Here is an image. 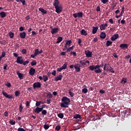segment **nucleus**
<instances>
[{
    "label": "nucleus",
    "mask_w": 131,
    "mask_h": 131,
    "mask_svg": "<svg viewBox=\"0 0 131 131\" xmlns=\"http://www.w3.org/2000/svg\"><path fill=\"white\" fill-rule=\"evenodd\" d=\"M106 36V34H105V32H101V33H100V37L101 39H104V38H105Z\"/></svg>",
    "instance_id": "nucleus-22"
},
{
    "label": "nucleus",
    "mask_w": 131,
    "mask_h": 131,
    "mask_svg": "<svg viewBox=\"0 0 131 131\" xmlns=\"http://www.w3.org/2000/svg\"><path fill=\"white\" fill-rule=\"evenodd\" d=\"M74 119H81V117L80 116V115H79V114H77V115H75V116H74Z\"/></svg>",
    "instance_id": "nucleus-32"
},
{
    "label": "nucleus",
    "mask_w": 131,
    "mask_h": 131,
    "mask_svg": "<svg viewBox=\"0 0 131 131\" xmlns=\"http://www.w3.org/2000/svg\"><path fill=\"white\" fill-rule=\"evenodd\" d=\"M39 11L41 12L42 14H47V10H45L44 9L40 8L38 9Z\"/></svg>",
    "instance_id": "nucleus-26"
},
{
    "label": "nucleus",
    "mask_w": 131,
    "mask_h": 131,
    "mask_svg": "<svg viewBox=\"0 0 131 131\" xmlns=\"http://www.w3.org/2000/svg\"><path fill=\"white\" fill-rule=\"evenodd\" d=\"M81 39L80 38L78 39V45L79 46H81Z\"/></svg>",
    "instance_id": "nucleus-53"
},
{
    "label": "nucleus",
    "mask_w": 131,
    "mask_h": 131,
    "mask_svg": "<svg viewBox=\"0 0 131 131\" xmlns=\"http://www.w3.org/2000/svg\"><path fill=\"white\" fill-rule=\"evenodd\" d=\"M30 64L31 65V66H35V65H36V61L33 60V61H31Z\"/></svg>",
    "instance_id": "nucleus-40"
},
{
    "label": "nucleus",
    "mask_w": 131,
    "mask_h": 131,
    "mask_svg": "<svg viewBox=\"0 0 131 131\" xmlns=\"http://www.w3.org/2000/svg\"><path fill=\"white\" fill-rule=\"evenodd\" d=\"M9 37H10V38H14V33L9 32Z\"/></svg>",
    "instance_id": "nucleus-37"
},
{
    "label": "nucleus",
    "mask_w": 131,
    "mask_h": 131,
    "mask_svg": "<svg viewBox=\"0 0 131 131\" xmlns=\"http://www.w3.org/2000/svg\"><path fill=\"white\" fill-rule=\"evenodd\" d=\"M5 85V86H6V87H8L9 88H11V84H10L9 82H6Z\"/></svg>",
    "instance_id": "nucleus-35"
},
{
    "label": "nucleus",
    "mask_w": 131,
    "mask_h": 131,
    "mask_svg": "<svg viewBox=\"0 0 131 131\" xmlns=\"http://www.w3.org/2000/svg\"><path fill=\"white\" fill-rule=\"evenodd\" d=\"M73 17H74V18H82V12H78L77 13L73 14Z\"/></svg>",
    "instance_id": "nucleus-11"
},
{
    "label": "nucleus",
    "mask_w": 131,
    "mask_h": 131,
    "mask_svg": "<svg viewBox=\"0 0 131 131\" xmlns=\"http://www.w3.org/2000/svg\"><path fill=\"white\" fill-rule=\"evenodd\" d=\"M65 69H67V68H58V69L56 70V71H57L59 72H60L62 70H65Z\"/></svg>",
    "instance_id": "nucleus-54"
},
{
    "label": "nucleus",
    "mask_w": 131,
    "mask_h": 131,
    "mask_svg": "<svg viewBox=\"0 0 131 131\" xmlns=\"http://www.w3.org/2000/svg\"><path fill=\"white\" fill-rule=\"evenodd\" d=\"M109 2L108 0H101V3H103V4H105L106 3H108Z\"/></svg>",
    "instance_id": "nucleus-48"
},
{
    "label": "nucleus",
    "mask_w": 131,
    "mask_h": 131,
    "mask_svg": "<svg viewBox=\"0 0 131 131\" xmlns=\"http://www.w3.org/2000/svg\"><path fill=\"white\" fill-rule=\"evenodd\" d=\"M45 94H47V98H48V99H51V98H53V95H51L50 92L46 93Z\"/></svg>",
    "instance_id": "nucleus-28"
},
{
    "label": "nucleus",
    "mask_w": 131,
    "mask_h": 131,
    "mask_svg": "<svg viewBox=\"0 0 131 131\" xmlns=\"http://www.w3.org/2000/svg\"><path fill=\"white\" fill-rule=\"evenodd\" d=\"M40 88H41V83H40V82H36L35 83H34V84H33V88L34 89H39Z\"/></svg>",
    "instance_id": "nucleus-8"
},
{
    "label": "nucleus",
    "mask_w": 131,
    "mask_h": 131,
    "mask_svg": "<svg viewBox=\"0 0 131 131\" xmlns=\"http://www.w3.org/2000/svg\"><path fill=\"white\" fill-rule=\"evenodd\" d=\"M24 30H25V29H24V27H20L19 28V31H24Z\"/></svg>",
    "instance_id": "nucleus-59"
},
{
    "label": "nucleus",
    "mask_w": 131,
    "mask_h": 131,
    "mask_svg": "<svg viewBox=\"0 0 131 131\" xmlns=\"http://www.w3.org/2000/svg\"><path fill=\"white\" fill-rule=\"evenodd\" d=\"M83 66H73V64L69 66V68L70 69H73V68H74L75 69V72H80V68L82 67Z\"/></svg>",
    "instance_id": "nucleus-6"
},
{
    "label": "nucleus",
    "mask_w": 131,
    "mask_h": 131,
    "mask_svg": "<svg viewBox=\"0 0 131 131\" xmlns=\"http://www.w3.org/2000/svg\"><path fill=\"white\" fill-rule=\"evenodd\" d=\"M122 83L125 84V83H126V78H123L122 79Z\"/></svg>",
    "instance_id": "nucleus-55"
},
{
    "label": "nucleus",
    "mask_w": 131,
    "mask_h": 131,
    "mask_svg": "<svg viewBox=\"0 0 131 131\" xmlns=\"http://www.w3.org/2000/svg\"><path fill=\"white\" fill-rule=\"evenodd\" d=\"M73 49H74V46L70 47L69 48H68V49H67V51H65V52H71L70 51H72Z\"/></svg>",
    "instance_id": "nucleus-31"
},
{
    "label": "nucleus",
    "mask_w": 131,
    "mask_h": 131,
    "mask_svg": "<svg viewBox=\"0 0 131 131\" xmlns=\"http://www.w3.org/2000/svg\"><path fill=\"white\" fill-rule=\"evenodd\" d=\"M17 131H26L23 128H17Z\"/></svg>",
    "instance_id": "nucleus-61"
},
{
    "label": "nucleus",
    "mask_w": 131,
    "mask_h": 131,
    "mask_svg": "<svg viewBox=\"0 0 131 131\" xmlns=\"http://www.w3.org/2000/svg\"><path fill=\"white\" fill-rule=\"evenodd\" d=\"M6 17V13L5 12H0V17L2 18H5Z\"/></svg>",
    "instance_id": "nucleus-25"
},
{
    "label": "nucleus",
    "mask_w": 131,
    "mask_h": 131,
    "mask_svg": "<svg viewBox=\"0 0 131 131\" xmlns=\"http://www.w3.org/2000/svg\"><path fill=\"white\" fill-rule=\"evenodd\" d=\"M60 2L58 0H54V3L53 6L54 8H55V12L58 14H60L62 11V6L61 5H59Z\"/></svg>",
    "instance_id": "nucleus-3"
},
{
    "label": "nucleus",
    "mask_w": 131,
    "mask_h": 131,
    "mask_svg": "<svg viewBox=\"0 0 131 131\" xmlns=\"http://www.w3.org/2000/svg\"><path fill=\"white\" fill-rule=\"evenodd\" d=\"M69 96H70V97H74V93H73V92H71V91H70V90H69Z\"/></svg>",
    "instance_id": "nucleus-51"
},
{
    "label": "nucleus",
    "mask_w": 131,
    "mask_h": 131,
    "mask_svg": "<svg viewBox=\"0 0 131 131\" xmlns=\"http://www.w3.org/2000/svg\"><path fill=\"white\" fill-rule=\"evenodd\" d=\"M42 111H47V110H42V108L36 107V108H35V110L34 111V112L36 114H39L40 112H42Z\"/></svg>",
    "instance_id": "nucleus-9"
},
{
    "label": "nucleus",
    "mask_w": 131,
    "mask_h": 131,
    "mask_svg": "<svg viewBox=\"0 0 131 131\" xmlns=\"http://www.w3.org/2000/svg\"><path fill=\"white\" fill-rule=\"evenodd\" d=\"M26 106L28 107V108H29V106H30V102L28 101H27V102L25 103Z\"/></svg>",
    "instance_id": "nucleus-45"
},
{
    "label": "nucleus",
    "mask_w": 131,
    "mask_h": 131,
    "mask_svg": "<svg viewBox=\"0 0 131 131\" xmlns=\"http://www.w3.org/2000/svg\"><path fill=\"white\" fill-rule=\"evenodd\" d=\"M21 53L23 54H26V49H23V50H21Z\"/></svg>",
    "instance_id": "nucleus-56"
},
{
    "label": "nucleus",
    "mask_w": 131,
    "mask_h": 131,
    "mask_svg": "<svg viewBox=\"0 0 131 131\" xmlns=\"http://www.w3.org/2000/svg\"><path fill=\"white\" fill-rule=\"evenodd\" d=\"M70 45H71V40H68L67 41V42L65 43V45L66 46H70Z\"/></svg>",
    "instance_id": "nucleus-43"
},
{
    "label": "nucleus",
    "mask_w": 131,
    "mask_h": 131,
    "mask_svg": "<svg viewBox=\"0 0 131 131\" xmlns=\"http://www.w3.org/2000/svg\"><path fill=\"white\" fill-rule=\"evenodd\" d=\"M2 94L3 96H4V97H5V98L7 99H12V98H13V96H12V95H8V93H6V92H5V91H4V90H3L2 91Z\"/></svg>",
    "instance_id": "nucleus-7"
},
{
    "label": "nucleus",
    "mask_w": 131,
    "mask_h": 131,
    "mask_svg": "<svg viewBox=\"0 0 131 131\" xmlns=\"http://www.w3.org/2000/svg\"><path fill=\"white\" fill-rule=\"evenodd\" d=\"M9 116V113L8 112H5L4 113V116L8 117Z\"/></svg>",
    "instance_id": "nucleus-63"
},
{
    "label": "nucleus",
    "mask_w": 131,
    "mask_h": 131,
    "mask_svg": "<svg viewBox=\"0 0 131 131\" xmlns=\"http://www.w3.org/2000/svg\"><path fill=\"white\" fill-rule=\"evenodd\" d=\"M123 14H124V6L122 7V11L120 12V14H119V15L115 16V18H120L123 16Z\"/></svg>",
    "instance_id": "nucleus-19"
},
{
    "label": "nucleus",
    "mask_w": 131,
    "mask_h": 131,
    "mask_svg": "<svg viewBox=\"0 0 131 131\" xmlns=\"http://www.w3.org/2000/svg\"><path fill=\"white\" fill-rule=\"evenodd\" d=\"M14 94H15V97L19 96V95H20V91H15V93H14Z\"/></svg>",
    "instance_id": "nucleus-42"
},
{
    "label": "nucleus",
    "mask_w": 131,
    "mask_h": 131,
    "mask_svg": "<svg viewBox=\"0 0 131 131\" xmlns=\"http://www.w3.org/2000/svg\"><path fill=\"white\" fill-rule=\"evenodd\" d=\"M19 37H20V38H21V39H25V37H26V33H25V32H23L19 33Z\"/></svg>",
    "instance_id": "nucleus-13"
},
{
    "label": "nucleus",
    "mask_w": 131,
    "mask_h": 131,
    "mask_svg": "<svg viewBox=\"0 0 131 131\" xmlns=\"http://www.w3.org/2000/svg\"><path fill=\"white\" fill-rule=\"evenodd\" d=\"M56 44H58L59 43H60V42H61V41H62V37H58V38L56 39Z\"/></svg>",
    "instance_id": "nucleus-30"
},
{
    "label": "nucleus",
    "mask_w": 131,
    "mask_h": 131,
    "mask_svg": "<svg viewBox=\"0 0 131 131\" xmlns=\"http://www.w3.org/2000/svg\"><path fill=\"white\" fill-rule=\"evenodd\" d=\"M37 55H39V54L31 55L30 57L32 58H35V57H36V56H37Z\"/></svg>",
    "instance_id": "nucleus-60"
},
{
    "label": "nucleus",
    "mask_w": 131,
    "mask_h": 131,
    "mask_svg": "<svg viewBox=\"0 0 131 131\" xmlns=\"http://www.w3.org/2000/svg\"><path fill=\"white\" fill-rule=\"evenodd\" d=\"M13 55L14 56V57H15V58H18V57H21V58H23L22 56H18L19 55H18L17 53H13Z\"/></svg>",
    "instance_id": "nucleus-46"
},
{
    "label": "nucleus",
    "mask_w": 131,
    "mask_h": 131,
    "mask_svg": "<svg viewBox=\"0 0 131 131\" xmlns=\"http://www.w3.org/2000/svg\"><path fill=\"white\" fill-rule=\"evenodd\" d=\"M92 55L93 53L92 52H90L89 50L87 51L86 52H85V55L88 58H92Z\"/></svg>",
    "instance_id": "nucleus-18"
},
{
    "label": "nucleus",
    "mask_w": 131,
    "mask_h": 131,
    "mask_svg": "<svg viewBox=\"0 0 131 131\" xmlns=\"http://www.w3.org/2000/svg\"><path fill=\"white\" fill-rule=\"evenodd\" d=\"M56 75V71L54 70L52 73H51V75L55 76Z\"/></svg>",
    "instance_id": "nucleus-58"
},
{
    "label": "nucleus",
    "mask_w": 131,
    "mask_h": 131,
    "mask_svg": "<svg viewBox=\"0 0 131 131\" xmlns=\"http://www.w3.org/2000/svg\"><path fill=\"white\" fill-rule=\"evenodd\" d=\"M16 75H17V77H19L20 80H21L24 78V75L23 74L20 73L19 71H16Z\"/></svg>",
    "instance_id": "nucleus-17"
},
{
    "label": "nucleus",
    "mask_w": 131,
    "mask_h": 131,
    "mask_svg": "<svg viewBox=\"0 0 131 131\" xmlns=\"http://www.w3.org/2000/svg\"><path fill=\"white\" fill-rule=\"evenodd\" d=\"M68 52H67V51L61 52V53H60V56H65V54H67V53H68Z\"/></svg>",
    "instance_id": "nucleus-50"
},
{
    "label": "nucleus",
    "mask_w": 131,
    "mask_h": 131,
    "mask_svg": "<svg viewBox=\"0 0 131 131\" xmlns=\"http://www.w3.org/2000/svg\"><path fill=\"white\" fill-rule=\"evenodd\" d=\"M58 117L60 119L64 118V115L62 113L58 114Z\"/></svg>",
    "instance_id": "nucleus-36"
},
{
    "label": "nucleus",
    "mask_w": 131,
    "mask_h": 131,
    "mask_svg": "<svg viewBox=\"0 0 131 131\" xmlns=\"http://www.w3.org/2000/svg\"><path fill=\"white\" fill-rule=\"evenodd\" d=\"M80 35L83 36H86L88 35L86 31H85L84 29H82L81 31H80Z\"/></svg>",
    "instance_id": "nucleus-24"
},
{
    "label": "nucleus",
    "mask_w": 131,
    "mask_h": 131,
    "mask_svg": "<svg viewBox=\"0 0 131 131\" xmlns=\"http://www.w3.org/2000/svg\"><path fill=\"white\" fill-rule=\"evenodd\" d=\"M42 80H44V82H47L48 80V76L43 75V78H42Z\"/></svg>",
    "instance_id": "nucleus-44"
},
{
    "label": "nucleus",
    "mask_w": 131,
    "mask_h": 131,
    "mask_svg": "<svg viewBox=\"0 0 131 131\" xmlns=\"http://www.w3.org/2000/svg\"><path fill=\"white\" fill-rule=\"evenodd\" d=\"M41 112V115H47V111H42V112Z\"/></svg>",
    "instance_id": "nucleus-49"
},
{
    "label": "nucleus",
    "mask_w": 131,
    "mask_h": 131,
    "mask_svg": "<svg viewBox=\"0 0 131 131\" xmlns=\"http://www.w3.org/2000/svg\"><path fill=\"white\" fill-rule=\"evenodd\" d=\"M98 27H93V29L92 30V33H93V34H95L96 33V31H98Z\"/></svg>",
    "instance_id": "nucleus-20"
},
{
    "label": "nucleus",
    "mask_w": 131,
    "mask_h": 131,
    "mask_svg": "<svg viewBox=\"0 0 131 131\" xmlns=\"http://www.w3.org/2000/svg\"><path fill=\"white\" fill-rule=\"evenodd\" d=\"M112 43H113L112 41L108 40V41H106L105 46L106 47H108L109 46H111Z\"/></svg>",
    "instance_id": "nucleus-29"
},
{
    "label": "nucleus",
    "mask_w": 131,
    "mask_h": 131,
    "mask_svg": "<svg viewBox=\"0 0 131 131\" xmlns=\"http://www.w3.org/2000/svg\"><path fill=\"white\" fill-rule=\"evenodd\" d=\"M60 128H61V127H60V126L59 125L55 126V130L56 131L60 130Z\"/></svg>",
    "instance_id": "nucleus-52"
},
{
    "label": "nucleus",
    "mask_w": 131,
    "mask_h": 131,
    "mask_svg": "<svg viewBox=\"0 0 131 131\" xmlns=\"http://www.w3.org/2000/svg\"><path fill=\"white\" fill-rule=\"evenodd\" d=\"M19 2L21 3V4H23V6H25L26 5L25 0H24V1H19Z\"/></svg>",
    "instance_id": "nucleus-57"
},
{
    "label": "nucleus",
    "mask_w": 131,
    "mask_h": 131,
    "mask_svg": "<svg viewBox=\"0 0 131 131\" xmlns=\"http://www.w3.org/2000/svg\"><path fill=\"white\" fill-rule=\"evenodd\" d=\"M67 66H68V62H65L64 64H62L60 69H67Z\"/></svg>",
    "instance_id": "nucleus-34"
},
{
    "label": "nucleus",
    "mask_w": 131,
    "mask_h": 131,
    "mask_svg": "<svg viewBox=\"0 0 131 131\" xmlns=\"http://www.w3.org/2000/svg\"><path fill=\"white\" fill-rule=\"evenodd\" d=\"M6 55V53L5 51H3V52L2 53V56H1L0 57H2V58L5 57Z\"/></svg>",
    "instance_id": "nucleus-41"
},
{
    "label": "nucleus",
    "mask_w": 131,
    "mask_h": 131,
    "mask_svg": "<svg viewBox=\"0 0 131 131\" xmlns=\"http://www.w3.org/2000/svg\"><path fill=\"white\" fill-rule=\"evenodd\" d=\"M51 101V99H47V104H50Z\"/></svg>",
    "instance_id": "nucleus-64"
},
{
    "label": "nucleus",
    "mask_w": 131,
    "mask_h": 131,
    "mask_svg": "<svg viewBox=\"0 0 131 131\" xmlns=\"http://www.w3.org/2000/svg\"><path fill=\"white\" fill-rule=\"evenodd\" d=\"M24 108V107H23V104H20L19 105V112L20 113L23 112V109Z\"/></svg>",
    "instance_id": "nucleus-33"
},
{
    "label": "nucleus",
    "mask_w": 131,
    "mask_h": 131,
    "mask_svg": "<svg viewBox=\"0 0 131 131\" xmlns=\"http://www.w3.org/2000/svg\"><path fill=\"white\" fill-rule=\"evenodd\" d=\"M119 48L122 49H128V44L123 43L119 45Z\"/></svg>",
    "instance_id": "nucleus-15"
},
{
    "label": "nucleus",
    "mask_w": 131,
    "mask_h": 131,
    "mask_svg": "<svg viewBox=\"0 0 131 131\" xmlns=\"http://www.w3.org/2000/svg\"><path fill=\"white\" fill-rule=\"evenodd\" d=\"M35 74V69L34 68H30V70H29V75L30 76H34Z\"/></svg>",
    "instance_id": "nucleus-14"
},
{
    "label": "nucleus",
    "mask_w": 131,
    "mask_h": 131,
    "mask_svg": "<svg viewBox=\"0 0 131 131\" xmlns=\"http://www.w3.org/2000/svg\"><path fill=\"white\" fill-rule=\"evenodd\" d=\"M44 129H49V125H47V124L44 125Z\"/></svg>",
    "instance_id": "nucleus-62"
},
{
    "label": "nucleus",
    "mask_w": 131,
    "mask_h": 131,
    "mask_svg": "<svg viewBox=\"0 0 131 131\" xmlns=\"http://www.w3.org/2000/svg\"><path fill=\"white\" fill-rule=\"evenodd\" d=\"M22 57H18L16 58V63H19L20 64H23L25 66L29 63V60H26L25 61H23V59H21Z\"/></svg>",
    "instance_id": "nucleus-4"
},
{
    "label": "nucleus",
    "mask_w": 131,
    "mask_h": 131,
    "mask_svg": "<svg viewBox=\"0 0 131 131\" xmlns=\"http://www.w3.org/2000/svg\"><path fill=\"white\" fill-rule=\"evenodd\" d=\"M118 38H119V34H115L112 36V37H111V40H112V41H115V40H117Z\"/></svg>",
    "instance_id": "nucleus-12"
},
{
    "label": "nucleus",
    "mask_w": 131,
    "mask_h": 131,
    "mask_svg": "<svg viewBox=\"0 0 131 131\" xmlns=\"http://www.w3.org/2000/svg\"><path fill=\"white\" fill-rule=\"evenodd\" d=\"M70 55H73V57H76V53L75 52L71 51Z\"/></svg>",
    "instance_id": "nucleus-39"
},
{
    "label": "nucleus",
    "mask_w": 131,
    "mask_h": 131,
    "mask_svg": "<svg viewBox=\"0 0 131 131\" xmlns=\"http://www.w3.org/2000/svg\"><path fill=\"white\" fill-rule=\"evenodd\" d=\"M106 26H108V25L106 24H101L100 26H99V28H100V31H103L105 30V27Z\"/></svg>",
    "instance_id": "nucleus-16"
},
{
    "label": "nucleus",
    "mask_w": 131,
    "mask_h": 131,
    "mask_svg": "<svg viewBox=\"0 0 131 131\" xmlns=\"http://www.w3.org/2000/svg\"><path fill=\"white\" fill-rule=\"evenodd\" d=\"M109 66V64L105 63V65L104 66L103 70L106 71H109L110 72L112 73H114V70L113 69L112 67H108Z\"/></svg>",
    "instance_id": "nucleus-5"
},
{
    "label": "nucleus",
    "mask_w": 131,
    "mask_h": 131,
    "mask_svg": "<svg viewBox=\"0 0 131 131\" xmlns=\"http://www.w3.org/2000/svg\"><path fill=\"white\" fill-rule=\"evenodd\" d=\"M105 66V64H104L103 62H101L100 65L97 66H89V70L90 71H94V72L97 74L101 73V69L100 68H104V66Z\"/></svg>",
    "instance_id": "nucleus-1"
},
{
    "label": "nucleus",
    "mask_w": 131,
    "mask_h": 131,
    "mask_svg": "<svg viewBox=\"0 0 131 131\" xmlns=\"http://www.w3.org/2000/svg\"><path fill=\"white\" fill-rule=\"evenodd\" d=\"M42 53V50H40L39 51V49H35V51L34 52V54L36 55H39L40 54H41Z\"/></svg>",
    "instance_id": "nucleus-21"
},
{
    "label": "nucleus",
    "mask_w": 131,
    "mask_h": 131,
    "mask_svg": "<svg viewBox=\"0 0 131 131\" xmlns=\"http://www.w3.org/2000/svg\"><path fill=\"white\" fill-rule=\"evenodd\" d=\"M59 32V28H51V31H50V33L51 34L54 35L56 33H58Z\"/></svg>",
    "instance_id": "nucleus-10"
},
{
    "label": "nucleus",
    "mask_w": 131,
    "mask_h": 131,
    "mask_svg": "<svg viewBox=\"0 0 131 131\" xmlns=\"http://www.w3.org/2000/svg\"><path fill=\"white\" fill-rule=\"evenodd\" d=\"M61 103H60V107L61 108L69 107L68 105H70V99L67 97H62L61 98Z\"/></svg>",
    "instance_id": "nucleus-2"
},
{
    "label": "nucleus",
    "mask_w": 131,
    "mask_h": 131,
    "mask_svg": "<svg viewBox=\"0 0 131 131\" xmlns=\"http://www.w3.org/2000/svg\"><path fill=\"white\" fill-rule=\"evenodd\" d=\"M62 78V75H59L57 77L54 78V79H55V81H58L59 80H61Z\"/></svg>",
    "instance_id": "nucleus-23"
},
{
    "label": "nucleus",
    "mask_w": 131,
    "mask_h": 131,
    "mask_svg": "<svg viewBox=\"0 0 131 131\" xmlns=\"http://www.w3.org/2000/svg\"><path fill=\"white\" fill-rule=\"evenodd\" d=\"M81 64H79V63H75V64H73V66H80L84 67L86 65V63H80Z\"/></svg>",
    "instance_id": "nucleus-27"
},
{
    "label": "nucleus",
    "mask_w": 131,
    "mask_h": 131,
    "mask_svg": "<svg viewBox=\"0 0 131 131\" xmlns=\"http://www.w3.org/2000/svg\"><path fill=\"white\" fill-rule=\"evenodd\" d=\"M9 123L10 124V125H15V121H13V120L9 121Z\"/></svg>",
    "instance_id": "nucleus-47"
},
{
    "label": "nucleus",
    "mask_w": 131,
    "mask_h": 131,
    "mask_svg": "<svg viewBox=\"0 0 131 131\" xmlns=\"http://www.w3.org/2000/svg\"><path fill=\"white\" fill-rule=\"evenodd\" d=\"M81 92H83L84 94H86V93H88V89L86 88H84L81 90Z\"/></svg>",
    "instance_id": "nucleus-38"
}]
</instances>
